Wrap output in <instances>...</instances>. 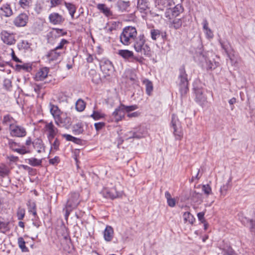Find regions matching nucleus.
Masks as SVG:
<instances>
[{
	"label": "nucleus",
	"mask_w": 255,
	"mask_h": 255,
	"mask_svg": "<svg viewBox=\"0 0 255 255\" xmlns=\"http://www.w3.org/2000/svg\"><path fill=\"white\" fill-rule=\"evenodd\" d=\"M81 199L78 192H71L68 196L67 200L63 210L65 211V217L67 219L70 213L75 209L80 204Z\"/></svg>",
	"instance_id": "obj_1"
},
{
	"label": "nucleus",
	"mask_w": 255,
	"mask_h": 255,
	"mask_svg": "<svg viewBox=\"0 0 255 255\" xmlns=\"http://www.w3.org/2000/svg\"><path fill=\"white\" fill-rule=\"evenodd\" d=\"M137 35V32L135 27L126 26L120 35V41L123 44L129 45L133 42Z\"/></svg>",
	"instance_id": "obj_2"
},
{
	"label": "nucleus",
	"mask_w": 255,
	"mask_h": 255,
	"mask_svg": "<svg viewBox=\"0 0 255 255\" xmlns=\"http://www.w3.org/2000/svg\"><path fill=\"white\" fill-rule=\"evenodd\" d=\"M132 43L136 52L144 55L150 54V48L145 44V37L143 34L139 35Z\"/></svg>",
	"instance_id": "obj_3"
},
{
	"label": "nucleus",
	"mask_w": 255,
	"mask_h": 255,
	"mask_svg": "<svg viewBox=\"0 0 255 255\" xmlns=\"http://www.w3.org/2000/svg\"><path fill=\"white\" fill-rule=\"evenodd\" d=\"M187 76L184 67H181L179 69L178 79L179 91L182 96L185 95L189 91Z\"/></svg>",
	"instance_id": "obj_4"
},
{
	"label": "nucleus",
	"mask_w": 255,
	"mask_h": 255,
	"mask_svg": "<svg viewBox=\"0 0 255 255\" xmlns=\"http://www.w3.org/2000/svg\"><path fill=\"white\" fill-rule=\"evenodd\" d=\"M171 125L173 129V134L175 139L181 140L183 136L182 127L178 117L175 115H173L172 116Z\"/></svg>",
	"instance_id": "obj_5"
},
{
	"label": "nucleus",
	"mask_w": 255,
	"mask_h": 255,
	"mask_svg": "<svg viewBox=\"0 0 255 255\" xmlns=\"http://www.w3.org/2000/svg\"><path fill=\"white\" fill-rule=\"evenodd\" d=\"M9 130L12 136L18 137H24L27 133L24 128L14 124H10Z\"/></svg>",
	"instance_id": "obj_6"
},
{
	"label": "nucleus",
	"mask_w": 255,
	"mask_h": 255,
	"mask_svg": "<svg viewBox=\"0 0 255 255\" xmlns=\"http://www.w3.org/2000/svg\"><path fill=\"white\" fill-rule=\"evenodd\" d=\"M44 130L47 133L49 142H51V141L58 133V129L55 127L52 122H50L46 123L44 127Z\"/></svg>",
	"instance_id": "obj_7"
},
{
	"label": "nucleus",
	"mask_w": 255,
	"mask_h": 255,
	"mask_svg": "<svg viewBox=\"0 0 255 255\" xmlns=\"http://www.w3.org/2000/svg\"><path fill=\"white\" fill-rule=\"evenodd\" d=\"M100 68L103 72L107 75H110L113 72L114 69L112 62L106 59H103L100 62Z\"/></svg>",
	"instance_id": "obj_8"
},
{
	"label": "nucleus",
	"mask_w": 255,
	"mask_h": 255,
	"mask_svg": "<svg viewBox=\"0 0 255 255\" xmlns=\"http://www.w3.org/2000/svg\"><path fill=\"white\" fill-rule=\"evenodd\" d=\"M54 121L55 124L59 127H68L71 124L70 118L67 117L63 113Z\"/></svg>",
	"instance_id": "obj_9"
},
{
	"label": "nucleus",
	"mask_w": 255,
	"mask_h": 255,
	"mask_svg": "<svg viewBox=\"0 0 255 255\" xmlns=\"http://www.w3.org/2000/svg\"><path fill=\"white\" fill-rule=\"evenodd\" d=\"M103 196L107 198L112 199L121 197L123 193L117 191L116 188H112L110 189H105L102 191Z\"/></svg>",
	"instance_id": "obj_10"
},
{
	"label": "nucleus",
	"mask_w": 255,
	"mask_h": 255,
	"mask_svg": "<svg viewBox=\"0 0 255 255\" xmlns=\"http://www.w3.org/2000/svg\"><path fill=\"white\" fill-rule=\"evenodd\" d=\"M155 7L160 10L163 11L168 7L173 6V0H154Z\"/></svg>",
	"instance_id": "obj_11"
},
{
	"label": "nucleus",
	"mask_w": 255,
	"mask_h": 255,
	"mask_svg": "<svg viewBox=\"0 0 255 255\" xmlns=\"http://www.w3.org/2000/svg\"><path fill=\"white\" fill-rule=\"evenodd\" d=\"M0 35L1 39L4 43L7 45H12L15 43L16 40L12 33L3 30L1 31Z\"/></svg>",
	"instance_id": "obj_12"
},
{
	"label": "nucleus",
	"mask_w": 255,
	"mask_h": 255,
	"mask_svg": "<svg viewBox=\"0 0 255 255\" xmlns=\"http://www.w3.org/2000/svg\"><path fill=\"white\" fill-rule=\"evenodd\" d=\"M195 95V100L201 105H203L207 102V98L203 93V90L201 88H194Z\"/></svg>",
	"instance_id": "obj_13"
},
{
	"label": "nucleus",
	"mask_w": 255,
	"mask_h": 255,
	"mask_svg": "<svg viewBox=\"0 0 255 255\" xmlns=\"http://www.w3.org/2000/svg\"><path fill=\"white\" fill-rule=\"evenodd\" d=\"M123 107H124V105L122 104H120L113 113V117L115 121L117 123L122 121L125 117V112Z\"/></svg>",
	"instance_id": "obj_14"
},
{
	"label": "nucleus",
	"mask_w": 255,
	"mask_h": 255,
	"mask_svg": "<svg viewBox=\"0 0 255 255\" xmlns=\"http://www.w3.org/2000/svg\"><path fill=\"white\" fill-rule=\"evenodd\" d=\"M49 22L54 25L61 24L64 21V18L62 15L57 12H52L48 17Z\"/></svg>",
	"instance_id": "obj_15"
},
{
	"label": "nucleus",
	"mask_w": 255,
	"mask_h": 255,
	"mask_svg": "<svg viewBox=\"0 0 255 255\" xmlns=\"http://www.w3.org/2000/svg\"><path fill=\"white\" fill-rule=\"evenodd\" d=\"M28 20V16L25 13H21L14 20V25L17 27L24 26Z\"/></svg>",
	"instance_id": "obj_16"
},
{
	"label": "nucleus",
	"mask_w": 255,
	"mask_h": 255,
	"mask_svg": "<svg viewBox=\"0 0 255 255\" xmlns=\"http://www.w3.org/2000/svg\"><path fill=\"white\" fill-rule=\"evenodd\" d=\"M130 135L128 137V139L136 138L140 139L145 137L147 134L146 130L143 128H139L138 130L135 131H129L128 132Z\"/></svg>",
	"instance_id": "obj_17"
},
{
	"label": "nucleus",
	"mask_w": 255,
	"mask_h": 255,
	"mask_svg": "<svg viewBox=\"0 0 255 255\" xmlns=\"http://www.w3.org/2000/svg\"><path fill=\"white\" fill-rule=\"evenodd\" d=\"M63 54L62 51L54 49L48 53L47 57L49 61H53L60 59Z\"/></svg>",
	"instance_id": "obj_18"
},
{
	"label": "nucleus",
	"mask_w": 255,
	"mask_h": 255,
	"mask_svg": "<svg viewBox=\"0 0 255 255\" xmlns=\"http://www.w3.org/2000/svg\"><path fill=\"white\" fill-rule=\"evenodd\" d=\"M202 24L206 38L208 39H212L214 37V33L213 31L209 27V23L206 18L203 19Z\"/></svg>",
	"instance_id": "obj_19"
},
{
	"label": "nucleus",
	"mask_w": 255,
	"mask_h": 255,
	"mask_svg": "<svg viewBox=\"0 0 255 255\" xmlns=\"http://www.w3.org/2000/svg\"><path fill=\"white\" fill-rule=\"evenodd\" d=\"M185 18H175L173 20L171 21L169 23V27L174 28V29H178L180 28L182 25L185 26L186 25L184 24Z\"/></svg>",
	"instance_id": "obj_20"
},
{
	"label": "nucleus",
	"mask_w": 255,
	"mask_h": 255,
	"mask_svg": "<svg viewBox=\"0 0 255 255\" xmlns=\"http://www.w3.org/2000/svg\"><path fill=\"white\" fill-rule=\"evenodd\" d=\"M48 72V68L46 67L41 68L35 74V80L37 81H43L47 77Z\"/></svg>",
	"instance_id": "obj_21"
},
{
	"label": "nucleus",
	"mask_w": 255,
	"mask_h": 255,
	"mask_svg": "<svg viewBox=\"0 0 255 255\" xmlns=\"http://www.w3.org/2000/svg\"><path fill=\"white\" fill-rule=\"evenodd\" d=\"M116 4L119 10L124 12L128 11V9L130 5V2L128 0H118Z\"/></svg>",
	"instance_id": "obj_22"
},
{
	"label": "nucleus",
	"mask_w": 255,
	"mask_h": 255,
	"mask_svg": "<svg viewBox=\"0 0 255 255\" xmlns=\"http://www.w3.org/2000/svg\"><path fill=\"white\" fill-rule=\"evenodd\" d=\"M97 9L106 16H112L113 13L110 8L104 3H98L97 4Z\"/></svg>",
	"instance_id": "obj_23"
},
{
	"label": "nucleus",
	"mask_w": 255,
	"mask_h": 255,
	"mask_svg": "<svg viewBox=\"0 0 255 255\" xmlns=\"http://www.w3.org/2000/svg\"><path fill=\"white\" fill-rule=\"evenodd\" d=\"M33 148L38 153H41L45 151V146L42 141L39 139H36L32 142Z\"/></svg>",
	"instance_id": "obj_24"
},
{
	"label": "nucleus",
	"mask_w": 255,
	"mask_h": 255,
	"mask_svg": "<svg viewBox=\"0 0 255 255\" xmlns=\"http://www.w3.org/2000/svg\"><path fill=\"white\" fill-rule=\"evenodd\" d=\"M31 44L26 40H21L17 44V47L19 50L24 52L31 51Z\"/></svg>",
	"instance_id": "obj_25"
},
{
	"label": "nucleus",
	"mask_w": 255,
	"mask_h": 255,
	"mask_svg": "<svg viewBox=\"0 0 255 255\" xmlns=\"http://www.w3.org/2000/svg\"><path fill=\"white\" fill-rule=\"evenodd\" d=\"M137 8L140 12H145L149 9L147 0H137Z\"/></svg>",
	"instance_id": "obj_26"
},
{
	"label": "nucleus",
	"mask_w": 255,
	"mask_h": 255,
	"mask_svg": "<svg viewBox=\"0 0 255 255\" xmlns=\"http://www.w3.org/2000/svg\"><path fill=\"white\" fill-rule=\"evenodd\" d=\"M114 236V230L112 227L107 226L104 232V238L107 242L112 241Z\"/></svg>",
	"instance_id": "obj_27"
},
{
	"label": "nucleus",
	"mask_w": 255,
	"mask_h": 255,
	"mask_svg": "<svg viewBox=\"0 0 255 255\" xmlns=\"http://www.w3.org/2000/svg\"><path fill=\"white\" fill-rule=\"evenodd\" d=\"M232 179V177H230L227 181V183L223 184L221 187V188L220 189V196L221 197H224L226 195L228 190L231 187Z\"/></svg>",
	"instance_id": "obj_28"
},
{
	"label": "nucleus",
	"mask_w": 255,
	"mask_h": 255,
	"mask_svg": "<svg viewBox=\"0 0 255 255\" xmlns=\"http://www.w3.org/2000/svg\"><path fill=\"white\" fill-rule=\"evenodd\" d=\"M0 9L1 14L5 17H9L12 14V9L7 3L3 4Z\"/></svg>",
	"instance_id": "obj_29"
},
{
	"label": "nucleus",
	"mask_w": 255,
	"mask_h": 255,
	"mask_svg": "<svg viewBox=\"0 0 255 255\" xmlns=\"http://www.w3.org/2000/svg\"><path fill=\"white\" fill-rule=\"evenodd\" d=\"M50 111L54 120L60 115L62 112L59 109L57 106L50 104Z\"/></svg>",
	"instance_id": "obj_30"
},
{
	"label": "nucleus",
	"mask_w": 255,
	"mask_h": 255,
	"mask_svg": "<svg viewBox=\"0 0 255 255\" xmlns=\"http://www.w3.org/2000/svg\"><path fill=\"white\" fill-rule=\"evenodd\" d=\"M133 52L128 50H119L118 54L125 59L128 60L133 56Z\"/></svg>",
	"instance_id": "obj_31"
},
{
	"label": "nucleus",
	"mask_w": 255,
	"mask_h": 255,
	"mask_svg": "<svg viewBox=\"0 0 255 255\" xmlns=\"http://www.w3.org/2000/svg\"><path fill=\"white\" fill-rule=\"evenodd\" d=\"M64 4L66 8L68 9L72 18H73L77 9L76 6L72 3L67 2H65Z\"/></svg>",
	"instance_id": "obj_32"
},
{
	"label": "nucleus",
	"mask_w": 255,
	"mask_h": 255,
	"mask_svg": "<svg viewBox=\"0 0 255 255\" xmlns=\"http://www.w3.org/2000/svg\"><path fill=\"white\" fill-rule=\"evenodd\" d=\"M205 60L206 63L207 68L209 69H214L219 65V63L215 61L214 60H211L207 57H205Z\"/></svg>",
	"instance_id": "obj_33"
},
{
	"label": "nucleus",
	"mask_w": 255,
	"mask_h": 255,
	"mask_svg": "<svg viewBox=\"0 0 255 255\" xmlns=\"http://www.w3.org/2000/svg\"><path fill=\"white\" fill-rule=\"evenodd\" d=\"M143 83L145 86L146 94L150 96L153 91V85L152 82L148 79H145L143 80Z\"/></svg>",
	"instance_id": "obj_34"
},
{
	"label": "nucleus",
	"mask_w": 255,
	"mask_h": 255,
	"mask_svg": "<svg viewBox=\"0 0 255 255\" xmlns=\"http://www.w3.org/2000/svg\"><path fill=\"white\" fill-rule=\"evenodd\" d=\"M68 43V41L67 40L62 39L59 44L54 49L58 51H62L63 54H64L66 49V45Z\"/></svg>",
	"instance_id": "obj_35"
},
{
	"label": "nucleus",
	"mask_w": 255,
	"mask_h": 255,
	"mask_svg": "<svg viewBox=\"0 0 255 255\" xmlns=\"http://www.w3.org/2000/svg\"><path fill=\"white\" fill-rule=\"evenodd\" d=\"M183 216L185 223L188 222L189 223L192 224L195 221V219L194 216L190 212H185Z\"/></svg>",
	"instance_id": "obj_36"
},
{
	"label": "nucleus",
	"mask_w": 255,
	"mask_h": 255,
	"mask_svg": "<svg viewBox=\"0 0 255 255\" xmlns=\"http://www.w3.org/2000/svg\"><path fill=\"white\" fill-rule=\"evenodd\" d=\"M126 76L127 79L133 82H135L137 79L135 73L132 70H127L126 72Z\"/></svg>",
	"instance_id": "obj_37"
},
{
	"label": "nucleus",
	"mask_w": 255,
	"mask_h": 255,
	"mask_svg": "<svg viewBox=\"0 0 255 255\" xmlns=\"http://www.w3.org/2000/svg\"><path fill=\"white\" fill-rule=\"evenodd\" d=\"M51 141H52V140ZM50 143L51 144V152H55L59 150L60 142L58 138H55L53 142H50Z\"/></svg>",
	"instance_id": "obj_38"
},
{
	"label": "nucleus",
	"mask_w": 255,
	"mask_h": 255,
	"mask_svg": "<svg viewBox=\"0 0 255 255\" xmlns=\"http://www.w3.org/2000/svg\"><path fill=\"white\" fill-rule=\"evenodd\" d=\"M86 107V104L83 100L80 99L76 103V109L78 112H82L84 110Z\"/></svg>",
	"instance_id": "obj_39"
},
{
	"label": "nucleus",
	"mask_w": 255,
	"mask_h": 255,
	"mask_svg": "<svg viewBox=\"0 0 255 255\" xmlns=\"http://www.w3.org/2000/svg\"><path fill=\"white\" fill-rule=\"evenodd\" d=\"M17 244L19 248L23 252H27L28 251V248L25 246V242L22 237L18 238Z\"/></svg>",
	"instance_id": "obj_40"
},
{
	"label": "nucleus",
	"mask_w": 255,
	"mask_h": 255,
	"mask_svg": "<svg viewBox=\"0 0 255 255\" xmlns=\"http://www.w3.org/2000/svg\"><path fill=\"white\" fill-rule=\"evenodd\" d=\"M161 34V31L157 29H151L150 30L151 38L153 40H156Z\"/></svg>",
	"instance_id": "obj_41"
},
{
	"label": "nucleus",
	"mask_w": 255,
	"mask_h": 255,
	"mask_svg": "<svg viewBox=\"0 0 255 255\" xmlns=\"http://www.w3.org/2000/svg\"><path fill=\"white\" fill-rule=\"evenodd\" d=\"M73 131L76 134H80L83 132V128L81 123H78L73 127Z\"/></svg>",
	"instance_id": "obj_42"
},
{
	"label": "nucleus",
	"mask_w": 255,
	"mask_h": 255,
	"mask_svg": "<svg viewBox=\"0 0 255 255\" xmlns=\"http://www.w3.org/2000/svg\"><path fill=\"white\" fill-rule=\"evenodd\" d=\"M171 11L173 17L178 16L181 11V6L177 5L173 8L171 7Z\"/></svg>",
	"instance_id": "obj_43"
},
{
	"label": "nucleus",
	"mask_w": 255,
	"mask_h": 255,
	"mask_svg": "<svg viewBox=\"0 0 255 255\" xmlns=\"http://www.w3.org/2000/svg\"><path fill=\"white\" fill-rule=\"evenodd\" d=\"M31 2V0H19V4L22 8L26 9L29 7Z\"/></svg>",
	"instance_id": "obj_44"
},
{
	"label": "nucleus",
	"mask_w": 255,
	"mask_h": 255,
	"mask_svg": "<svg viewBox=\"0 0 255 255\" xmlns=\"http://www.w3.org/2000/svg\"><path fill=\"white\" fill-rule=\"evenodd\" d=\"M9 170L7 166L4 165L0 166V176L4 177L8 175Z\"/></svg>",
	"instance_id": "obj_45"
},
{
	"label": "nucleus",
	"mask_w": 255,
	"mask_h": 255,
	"mask_svg": "<svg viewBox=\"0 0 255 255\" xmlns=\"http://www.w3.org/2000/svg\"><path fill=\"white\" fill-rule=\"evenodd\" d=\"M28 163L32 166H36L41 164V161L35 158H31L28 159Z\"/></svg>",
	"instance_id": "obj_46"
},
{
	"label": "nucleus",
	"mask_w": 255,
	"mask_h": 255,
	"mask_svg": "<svg viewBox=\"0 0 255 255\" xmlns=\"http://www.w3.org/2000/svg\"><path fill=\"white\" fill-rule=\"evenodd\" d=\"M125 113H129L130 112L136 110L138 109V106L136 105H131V106H126L124 105V107H123Z\"/></svg>",
	"instance_id": "obj_47"
},
{
	"label": "nucleus",
	"mask_w": 255,
	"mask_h": 255,
	"mask_svg": "<svg viewBox=\"0 0 255 255\" xmlns=\"http://www.w3.org/2000/svg\"><path fill=\"white\" fill-rule=\"evenodd\" d=\"M14 122L15 121L13 118L9 115H6L3 117V123L5 124H8L9 126L10 124H14Z\"/></svg>",
	"instance_id": "obj_48"
},
{
	"label": "nucleus",
	"mask_w": 255,
	"mask_h": 255,
	"mask_svg": "<svg viewBox=\"0 0 255 255\" xmlns=\"http://www.w3.org/2000/svg\"><path fill=\"white\" fill-rule=\"evenodd\" d=\"M128 61L129 62L133 63H136V62H138L141 64L143 63V58L141 57L139 58V57H136L133 54V56L132 57H131L130 58H129V59H128Z\"/></svg>",
	"instance_id": "obj_49"
},
{
	"label": "nucleus",
	"mask_w": 255,
	"mask_h": 255,
	"mask_svg": "<svg viewBox=\"0 0 255 255\" xmlns=\"http://www.w3.org/2000/svg\"><path fill=\"white\" fill-rule=\"evenodd\" d=\"M104 114L97 111H94L93 114L91 115L95 120H99L104 117Z\"/></svg>",
	"instance_id": "obj_50"
},
{
	"label": "nucleus",
	"mask_w": 255,
	"mask_h": 255,
	"mask_svg": "<svg viewBox=\"0 0 255 255\" xmlns=\"http://www.w3.org/2000/svg\"><path fill=\"white\" fill-rule=\"evenodd\" d=\"M25 209L22 208H18L16 213L17 219L19 220H21L23 219L25 216Z\"/></svg>",
	"instance_id": "obj_51"
},
{
	"label": "nucleus",
	"mask_w": 255,
	"mask_h": 255,
	"mask_svg": "<svg viewBox=\"0 0 255 255\" xmlns=\"http://www.w3.org/2000/svg\"><path fill=\"white\" fill-rule=\"evenodd\" d=\"M8 145L9 148L14 151H16L17 148L19 147V145L12 139L8 140Z\"/></svg>",
	"instance_id": "obj_52"
},
{
	"label": "nucleus",
	"mask_w": 255,
	"mask_h": 255,
	"mask_svg": "<svg viewBox=\"0 0 255 255\" xmlns=\"http://www.w3.org/2000/svg\"><path fill=\"white\" fill-rule=\"evenodd\" d=\"M8 222H3L0 221V230H1L3 233L8 230Z\"/></svg>",
	"instance_id": "obj_53"
},
{
	"label": "nucleus",
	"mask_w": 255,
	"mask_h": 255,
	"mask_svg": "<svg viewBox=\"0 0 255 255\" xmlns=\"http://www.w3.org/2000/svg\"><path fill=\"white\" fill-rule=\"evenodd\" d=\"M28 211L32 214L34 216H36V205L33 202L29 204Z\"/></svg>",
	"instance_id": "obj_54"
},
{
	"label": "nucleus",
	"mask_w": 255,
	"mask_h": 255,
	"mask_svg": "<svg viewBox=\"0 0 255 255\" xmlns=\"http://www.w3.org/2000/svg\"><path fill=\"white\" fill-rule=\"evenodd\" d=\"M16 67L19 70H24L26 71H29L31 70V67L28 64H24L23 65H17Z\"/></svg>",
	"instance_id": "obj_55"
},
{
	"label": "nucleus",
	"mask_w": 255,
	"mask_h": 255,
	"mask_svg": "<svg viewBox=\"0 0 255 255\" xmlns=\"http://www.w3.org/2000/svg\"><path fill=\"white\" fill-rule=\"evenodd\" d=\"M92 80L96 84L99 83L101 81L99 75L95 71H94V73L92 74Z\"/></svg>",
	"instance_id": "obj_56"
},
{
	"label": "nucleus",
	"mask_w": 255,
	"mask_h": 255,
	"mask_svg": "<svg viewBox=\"0 0 255 255\" xmlns=\"http://www.w3.org/2000/svg\"><path fill=\"white\" fill-rule=\"evenodd\" d=\"M63 136L65 137L67 141H71L75 143H76L77 141L78 140L77 138L68 134H64L63 135Z\"/></svg>",
	"instance_id": "obj_57"
},
{
	"label": "nucleus",
	"mask_w": 255,
	"mask_h": 255,
	"mask_svg": "<svg viewBox=\"0 0 255 255\" xmlns=\"http://www.w3.org/2000/svg\"><path fill=\"white\" fill-rule=\"evenodd\" d=\"M53 31L55 32L57 36H63L67 34V32L64 31L62 29L54 28Z\"/></svg>",
	"instance_id": "obj_58"
},
{
	"label": "nucleus",
	"mask_w": 255,
	"mask_h": 255,
	"mask_svg": "<svg viewBox=\"0 0 255 255\" xmlns=\"http://www.w3.org/2000/svg\"><path fill=\"white\" fill-rule=\"evenodd\" d=\"M17 153L20 154H24L26 153H28L30 152V151L28 149H26L24 146H22V147H20V146L17 148L16 151Z\"/></svg>",
	"instance_id": "obj_59"
},
{
	"label": "nucleus",
	"mask_w": 255,
	"mask_h": 255,
	"mask_svg": "<svg viewBox=\"0 0 255 255\" xmlns=\"http://www.w3.org/2000/svg\"><path fill=\"white\" fill-rule=\"evenodd\" d=\"M202 190L206 194H209L211 192V188L209 185H204L202 186Z\"/></svg>",
	"instance_id": "obj_60"
},
{
	"label": "nucleus",
	"mask_w": 255,
	"mask_h": 255,
	"mask_svg": "<svg viewBox=\"0 0 255 255\" xmlns=\"http://www.w3.org/2000/svg\"><path fill=\"white\" fill-rule=\"evenodd\" d=\"M3 86L6 89H9L11 87V82L9 79H6L3 81Z\"/></svg>",
	"instance_id": "obj_61"
},
{
	"label": "nucleus",
	"mask_w": 255,
	"mask_h": 255,
	"mask_svg": "<svg viewBox=\"0 0 255 255\" xmlns=\"http://www.w3.org/2000/svg\"><path fill=\"white\" fill-rule=\"evenodd\" d=\"M164 10H165V16L168 19H171V16H172V12L171 11V6L168 7L167 9H165Z\"/></svg>",
	"instance_id": "obj_62"
},
{
	"label": "nucleus",
	"mask_w": 255,
	"mask_h": 255,
	"mask_svg": "<svg viewBox=\"0 0 255 255\" xmlns=\"http://www.w3.org/2000/svg\"><path fill=\"white\" fill-rule=\"evenodd\" d=\"M60 161L59 158L58 156H55L53 158L49 159V162L50 164L55 165L58 164Z\"/></svg>",
	"instance_id": "obj_63"
},
{
	"label": "nucleus",
	"mask_w": 255,
	"mask_h": 255,
	"mask_svg": "<svg viewBox=\"0 0 255 255\" xmlns=\"http://www.w3.org/2000/svg\"><path fill=\"white\" fill-rule=\"evenodd\" d=\"M224 255H237V254L235 253V252L231 248H229L228 250H227L225 252Z\"/></svg>",
	"instance_id": "obj_64"
}]
</instances>
